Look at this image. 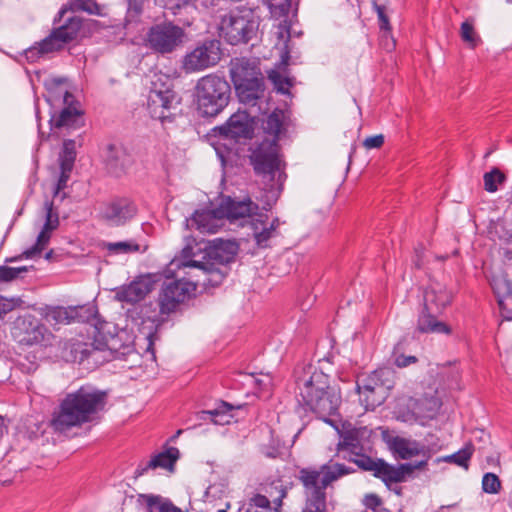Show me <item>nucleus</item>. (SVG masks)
I'll return each instance as SVG.
<instances>
[{
	"label": "nucleus",
	"instance_id": "de8ad7c7",
	"mask_svg": "<svg viewBox=\"0 0 512 512\" xmlns=\"http://www.w3.org/2000/svg\"><path fill=\"white\" fill-rule=\"evenodd\" d=\"M460 36L471 48H475L480 42V37L476 34L472 22L468 20L461 24Z\"/></svg>",
	"mask_w": 512,
	"mask_h": 512
},
{
	"label": "nucleus",
	"instance_id": "4be33fe9",
	"mask_svg": "<svg viewBox=\"0 0 512 512\" xmlns=\"http://www.w3.org/2000/svg\"><path fill=\"white\" fill-rule=\"evenodd\" d=\"M379 378L375 370L361 381H357V390L360 394V401L364 404L365 408L374 409L382 404L385 395L381 386L378 383Z\"/></svg>",
	"mask_w": 512,
	"mask_h": 512
},
{
	"label": "nucleus",
	"instance_id": "7c9ffc66",
	"mask_svg": "<svg viewBox=\"0 0 512 512\" xmlns=\"http://www.w3.org/2000/svg\"><path fill=\"white\" fill-rule=\"evenodd\" d=\"M253 231V238L258 247L266 248L271 238L275 237L278 233L270 230L268 226V216L266 214H257L256 218L250 221Z\"/></svg>",
	"mask_w": 512,
	"mask_h": 512
},
{
	"label": "nucleus",
	"instance_id": "a878e982",
	"mask_svg": "<svg viewBox=\"0 0 512 512\" xmlns=\"http://www.w3.org/2000/svg\"><path fill=\"white\" fill-rule=\"evenodd\" d=\"M229 72L232 83H240L244 79L262 74L260 61L257 58L237 57L230 61Z\"/></svg>",
	"mask_w": 512,
	"mask_h": 512
},
{
	"label": "nucleus",
	"instance_id": "052dcab7",
	"mask_svg": "<svg viewBox=\"0 0 512 512\" xmlns=\"http://www.w3.org/2000/svg\"><path fill=\"white\" fill-rule=\"evenodd\" d=\"M497 301L503 318L512 320V292Z\"/></svg>",
	"mask_w": 512,
	"mask_h": 512
},
{
	"label": "nucleus",
	"instance_id": "aec40b11",
	"mask_svg": "<svg viewBox=\"0 0 512 512\" xmlns=\"http://www.w3.org/2000/svg\"><path fill=\"white\" fill-rule=\"evenodd\" d=\"M240 83H233L239 101L247 106L254 107L265 95V78L260 76L244 79Z\"/></svg>",
	"mask_w": 512,
	"mask_h": 512
},
{
	"label": "nucleus",
	"instance_id": "37998d69",
	"mask_svg": "<svg viewBox=\"0 0 512 512\" xmlns=\"http://www.w3.org/2000/svg\"><path fill=\"white\" fill-rule=\"evenodd\" d=\"M284 111L281 109H275L268 117L265 122L264 129L268 134L278 136L281 133L284 121Z\"/></svg>",
	"mask_w": 512,
	"mask_h": 512
},
{
	"label": "nucleus",
	"instance_id": "c03bdc74",
	"mask_svg": "<svg viewBox=\"0 0 512 512\" xmlns=\"http://www.w3.org/2000/svg\"><path fill=\"white\" fill-rule=\"evenodd\" d=\"M405 340H400L393 349L392 358L394 364L399 368H405L411 364H415L418 359L415 356H405L404 351Z\"/></svg>",
	"mask_w": 512,
	"mask_h": 512
},
{
	"label": "nucleus",
	"instance_id": "bf43d9fd",
	"mask_svg": "<svg viewBox=\"0 0 512 512\" xmlns=\"http://www.w3.org/2000/svg\"><path fill=\"white\" fill-rule=\"evenodd\" d=\"M45 209H46V221L44 223V226L41 231H46V233H51L56 227L58 226V216L56 215L54 219L53 217V204L50 202L45 203Z\"/></svg>",
	"mask_w": 512,
	"mask_h": 512
},
{
	"label": "nucleus",
	"instance_id": "ea45409f",
	"mask_svg": "<svg viewBox=\"0 0 512 512\" xmlns=\"http://www.w3.org/2000/svg\"><path fill=\"white\" fill-rule=\"evenodd\" d=\"M102 248L111 255L130 254L138 252L140 246L135 241L103 242Z\"/></svg>",
	"mask_w": 512,
	"mask_h": 512
},
{
	"label": "nucleus",
	"instance_id": "338daca9",
	"mask_svg": "<svg viewBox=\"0 0 512 512\" xmlns=\"http://www.w3.org/2000/svg\"><path fill=\"white\" fill-rule=\"evenodd\" d=\"M383 144L384 136L382 134L369 136L363 141V146L368 150L380 148Z\"/></svg>",
	"mask_w": 512,
	"mask_h": 512
},
{
	"label": "nucleus",
	"instance_id": "f257e3e1",
	"mask_svg": "<svg viewBox=\"0 0 512 512\" xmlns=\"http://www.w3.org/2000/svg\"><path fill=\"white\" fill-rule=\"evenodd\" d=\"M199 280H185L184 277L163 283L158 296V306L153 303L144 304L136 308L132 313H136L139 332L146 340V352H150L154 357V341L157 339V331L164 322L163 315H169L177 307L190 298L196 291Z\"/></svg>",
	"mask_w": 512,
	"mask_h": 512
},
{
	"label": "nucleus",
	"instance_id": "a18cd8bd",
	"mask_svg": "<svg viewBox=\"0 0 512 512\" xmlns=\"http://www.w3.org/2000/svg\"><path fill=\"white\" fill-rule=\"evenodd\" d=\"M506 177L498 168H493L483 176L484 188L487 192L494 193L498 190L497 184L505 181Z\"/></svg>",
	"mask_w": 512,
	"mask_h": 512
},
{
	"label": "nucleus",
	"instance_id": "412c9836",
	"mask_svg": "<svg viewBox=\"0 0 512 512\" xmlns=\"http://www.w3.org/2000/svg\"><path fill=\"white\" fill-rule=\"evenodd\" d=\"M213 131L215 136L219 135L230 139L250 138L253 133L248 115L244 112L231 115L224 125L215 127Z\"/></svg>",
	"mask_w": 512,
	"mask_h": 512
},
{
	"label": "nucleus",
	"instance_id": "cd10ccee",
	"mask_svg": "<svg viewBox=\"0 0 512 512\" xmlns=\"http://www.w3.org/2000/svg\"><path fill=\"white\" fill-rule=\"evenodd\" d=\"M440 311H429L423 307L417 320V330L421 333L446 334L451 333L450 326L438 319Z\"/></svg>",
	"mask_w": 512,
	"mask_h": 512
},
{
	"label": "nucleus",
	"instance_id": "603ef678",
	"mask_svg": "<svg viewBox=\"0 0 512 512\" xmlns=\"http://www.w3.org/2000/svg\"><path fill=\"white\" fill-rule=\"evenodd\" d=\"M36 43L39 45L40 51H42L44 55L59 51L63 48L62 43L53 31L43 40Z\"/></svg>",
	"mask_w": 512,
	"mask_h": 512
},
{
	"label": "nucleus",
	"instance_id": "864d4df0",
	"mask_svg": "<svg viewBox=\"0 0 512 512\" xmlns=\"http://www.w3.org/2000/svg\"><path fill=\"white\" fill-rule=\"evenodd\" d=\"M269 80L272 82L274 89L281 94H289L292 83L289 78L282 76L277 71L269 73Z\"/></svg>",
	"mask_w": 512,
	"mask_h": 512
},
{
	"label": "nucleus",
	"instance_id": "e2e57ef3",
	"mask_svg": "<svg viewBox=\"0 0 512 512\" xmlns=\"http://www.w3.org/2000/svg\"><path fill=\"white\" fill-rule=\"evenodd\" d=\"M164 9L169 10L172 15H176L182 8L189 4V0H161Z\"/></svg>",
	"mask_w": 512,
	"mask_h": 512
},
{
	"label": "nucleus",
	"instance_id": "2eb2a0df",
	"mask_svg": "<svg viewBox=\"0 0 512 512\" xmlns=\"http://www.w3.org/2000/svg\"><path fill=\"white\" fill-rule=\"evenodd\" d=\"M63 103L64 107L59 114L52 115L50 119L51 128L65 129L67 131L81 128L84 125L83 115L74 95L68 91H64Z\"/></svg>",
	"mask_w": 512,
	"mask_h": 512
},
{
	"label": "nucleus",
	"instance_id": "4d7b16f0",
	"mask_svg": "<svg viewBox=\"0 0 512 512\" xmlns=\"http://www.w3.org/2000/svg\"><path fill=\"white\" fill-rule=\"evenodd\" d=\"M27 268L25 266L23 267H8V266H0V282H10L18 276L26 272Z\"/></svg>",
	"mask_w": 512,
	"mask_h": 512
},
{
	"label": "nucleus",
	"instance_id": "20e7f679",
	"mask_svg": "<svg viewBox=\"0 0 512 512\" xmlns=\"http://www.w3.org/2000/svg\"><path fill=\"white\" fill-rule=\"evenodd\" d=\"M355 470L342 463L324 464L319 470L303 468L299 472V480L307 491L306 504L302 512H326L325 489L339 478L353 473Z\"/></svg>",
	"mask_w": 512,
	"mask_h": 512
},
{
	"label": "nucleus",
	"instance_id": "ddd939ff",
	"mask_svg": "<svg viewBox=\"0 0 512 512\" xmlns=\"http://www.w3.org/2000/svg\"><path fill=\"white\" fill-rule=\"evenodd\" d=\"M96 310L93 306H69L52 307L48 310L46 316L49 321L55 324H69L71 322H91L95 329L100 333L101 327H98L96 319Z\"/></svg>",
	"mask_w": 512,
	"mask_h": 512
},
{
	"label": "nucleus",
	"instance_id": "dca6fc26",
	"mask_svg": "<svg viewBox=\"0 0 512 512\" xmlns=\"http://www.w3.org/2000/svg\"><path fill=\"white\" fill-rule=\"evenodd\" d=\"M171 266L177 267L179 269H196L204 277L202 280H200V275L197 274L194 276L197 277L196 280H199L198 284L210 285L213 287L220 285L228 273L227 266H221L210 261L201 262L196 260L174 259L171 262Z\"/></svg>",
	"mask_w": 512,
	"mask_h": 512
},
{
	"label": "nucleus",
	"instance_id": "e433bc0d",
	"mask_svg": "<svg viewBox=\"0 0 512 512\" xmlns=\"http://www.w3.org/2000/svg\"><path fill=\"white\" fill-rule=\"evenodd\" d=\"M427 463V459H422L415 463H402L398 466L392 465V471L395 473V475L391 478V484L405 481L406 477L410 475L414 470H421L425 468Z\"/></svg>",
	"mask_w": 512,
	"mask_h": 512
},
{
	"label": "nucleus",
	"instance_id": "5701e85b",
	"mask_svg": "<svg viewBox=\"0 0 512 512\" xmlns=\"http://www.w3.org/2000/svg\"><path fill=\"white\" fill-rule=\"evenodd\" d=\"M453 293L447 286L438 281H431L424 292V305L429 311H440L451 304Z\"/></svg>",
	"mask_w": 512,
	"mask_h": 512
},
{
	"label": "nucleus",
	"instance_id": "79ce46f5",
	"mask_svg": "<svg viewBox=\"0 0 512 512\" xmlns=\"http://www.w3.org/2000/svg\"><path fill=\"white\" fill-rule=\"evenodd\" d=\"M439 440L433 434H427L424 438V442L417 443L416 456H422L424 459L429 460L436 452L441 448Z\"/></svg>",
	"mask_w": 512,
	"mask_h": 512
},
{
	"label": "nucleus",
	"instance_id": "f704fd0d",
	"mask_svg": "<svg viewBox=\"0 0 512 512\" xmlns=\"http://www.w3.org/2000/svg\"><path fill=\"white\" fill-rule=\"evenodd\" d=\"M148 512H185L159 495H141Z\"/></svg>",
	"mask_w": 512,
	"mask_h": 512
},
{
	"label": "nucleus",
	"instance_id": "9d476101",
	"mask_svg": "<svg viewBox=\"0 0 512 512\" xmlns=\"http://www.w3.org/2000/svg\"><path fill=\"white\" fill-rule=\"evenodd\" d=\"M183 30L171 23L152 26L146 34V46L159 54L172 53L182 42Z\"/></svg>",
	"mask_w": 512,
	"mask_h": 512
},
{
	"label": "nucleus",
	"instance_id": "7ed1b4c3",
	"mask_svg": "<svg viewBox=\"0 0 512 512\" xmlns=\"http://www.w3.org/2000/svg\"><path fill=\"white\" fill-rule=\"evenodd\" d=\"M308 374L298 381V402L332 425L328 417L335 415L339 409L342 401L340 389L332 385L330 377L320 370L314 369Z\"/></svg>",
	"mask_w": 512,
	"mask_h": 512
},
{
	"label": "nucleus",
	"instance_id": "f3484780",
	"mask_svg": "<svg viewBox=\"0 0 512 512\" xmlns=\"http://www.w3.org/2000/svg\"><path fill=\"white\" fill-rule=\"evenodd\" d=\"M136 213V205L130 199L114 198L102 205L100 218L111 226H121L130 221Z\"/></svg>",
	"mask_w": 512,
	"mask_h": 512
},
{
	"label": "nucleus",
	"instance_id": "473e14b6",
	"mask_svg": "<svg viewBox=\"0 0 512 512\" xmlns=\"http://www.w3.org/2000/svg\"><path fill=\"white\" fill-rule=\"evenodd\" d=\"M105 162L112 173L123 171L128 160V155L121 145L109 144L105 151Z\"/></svg>",
	"mask_w": 512,
	"mask_h": 512
},
{
	"label": "nucleus",
	"instance_id": "2f4dec72",
	"mask_svg": "<svg viewBox=\"0 0 512 512\" xmlns=\"http://www.w3.org/2000/svg\"><path fill=\"white\" fill-rule=\"evenodd\" d=\"M388 446L397 459L408 460L416 456L418 441L400 436H394L388 440Z\"/></svg>",
	"mask_w": 512,
	"mask_h": 512
},
{
	"label": "nucleus",
	"instance_id": "3c124183",
	"mask_svg": "<svg viewBox=\"0 0 512 512\" xmlns=\"http://www.w3.org/2000/svg\"><path fill=\"white\" fill-rule=\"evenodd\" d=\"M267 3L273 17L287 18L291 7V0H267Z\"/></svg>",
	"mask_w": 512,
	"mask_h": 512
},
{
	"label": "nucleus",
	"instance_id": "6ab92c4d",
	"mask_svg": "<svg viewBox=\"0 0 512 512\" xmlns=\"http://www.w3.org/2000/svg\"><path fill=\"white\" fill-rule=\"evenodd\" d=\"M348 460L364 471L373 472L374 477L381 479L387 487H390L391 478L395 475L392 471V464L380 458L373 459L363 451L349 455Z\"/></svg>",
	"mask_w": 512,
	"mask_h": 512
},
{
	"label": "nucleus",
	"instance_id": "13d9d810",
	"mask_svg": "<svg viewBox=\"0 0 512 512\" xmlns=\"http://www.w3.org/2000/svg\"><path fill=\"white\" fill-rule=\"evenodd\" d=\"M373 8L376 11L377 16H378L380 29L385 32H390L391 26H390L389 18L386 14V7L382 4H379L376 1H374Z\"/></svg>",
	"mask_w": 512,
	"mask_h": 512
},
{
	"label": "nucleus",
	"instance_id": "0e129e2a",
	"mask_svg": "<svg viewBox=\"0 0 512 512\" xmlns=\"http://www.w3.org/2000/svg\"><path fill=\"white\" fill-rule=\"evenodd\" d=\"M71 166H60V176L56 185L55 194H58L61 190H63L67 186L68 179L70 177V173L72 171Z\"/></svg>",
	"mask_w": 512,
	"mask_h": 512
},
{
	"label": "nucleus",
	"instance_id": "c9c22d12",
	"mask_svg": "<svg viewBox=\"0 0 512 512\" xmlns=\"http://www.w3.org/2000/svg\"><path fill=\"white\" fill-rule=\"evenodd\" d=\"M473 451V445L469 443L466 444L462 449L458 450L457 452L451 455L437 458L436 463L447 462L468 469L469 461L473 455Z\"/></svg>",
	"mask_w": 512,
	"mask_h": 512
},
{
	"label": "nucleus",
	"instance_id": "5fc2aeb1",
	"mask_svg": "<svg viewBox=\"0 0 512 512\" xmlns=\"http://www.w3.org/2000/svg\"><path fill=\"white\" fill-rule=\"evenodd\" d=\"M482 489L489 494H496L501 489L499 477L494 473H486L482 478Z\"/></svg>",
	"mask_w": 512,
	"mask_h": 512
},
{
	"label": "nucleus",
	"instance_id": "680f3d73",
	"mask_svg": "<svg viewBox=\"0 0 512 512\" xmlns=\"http://www.w3.org/2000/svg\"><path fill=\"white\" fill-rule=\"evenodd\" d=\"M127 1V15L131 18H137L141 15L144 9L146 0H126Z\"/></svg>",
	"mask_w": 512,
	"mask_h": 512
},
{
	"label": "nucleus",
	"instance_id": "09e8293b",
	"mask_svg": "<svg viewBox=\"0 0 512 512\" xmlns=\"http://www.w3.org/2000/svg\"><path fill=\"white\" fill-rule=\"evenodd\" d=\"M50 240V234L46 233V231H41L37 237L36 243L30 247L29 249L25 250L20 258H33L35 255L40 254L41 251L45 248V246L48 244Z\"/></svg>",
	"mask_w": 512,
	"mask_h": 512
},
{
	"label": "nucleus",
	"instance_id": "c85d7f7f",
	"mask_svg": "<svg viewBox=\"0 0 512 512\" xmlns=\"http://www.w3.org/2000/svg\"><path fill=\"white\" fill-rule=\"evenodd\" d=\"M370 435L366 427L352 428L342 434V440L338 444L339 450H346L349 454L362 452L364 450L363 439Z\"/></svg>",
	"mask_w": 512,
	"mask_h": 512
},
{
	"label": "nucleus",
	"instance_id": "69168bd1",
	"mask_svg": "<svg viewBox=\"0 0 512 512\" xmlns=\"http://www.w3.org/2000/svg\"><path fill=\"white\" fill-rule=\"evenodd\" d=\"M275 35L279 41L287 42L290 38V26L287 19H283L277 26Z\"/></svg>",
	"mask_w": 512,
	"mask_h": 512
},
{
	"label": "nucleus",
	"instance_id": "4468645a",
	"mask_svg": "<svg viewBox=\"0 0 512 512\" xmlns=\"http://www.w3.org/2000/svg\"><path fill=\"white\" fill-rule=\"evenodd\" d=\"M63 103L64 107L59 114L52 115L50 119L51 128L65 129L67 131L81 128L84 125L83 115L74 95L68 91H64Z\"/></svg>",
	"mask_w": 512,
	"mask_h": 512
},
{
	"label": "nucleus",
	"instance_id": "f03ea898",
	"mask_svg": "<svg viewBox=\"0 0 512 512\" xmlns=\"http://www.w3.org/2000/svg\"><path fill=\"white\" fill-rule=\"evenodd\" d=\"M107 402V391L91 384L82 385L61 400L51 424L56 431L63 432L92 422L105 410Z\"/></svg>",
	"mask_w": 512,
	"mask_h": 512
},
{
	"label": "nucleus",
	"instance_id": "6e6552de",
	"mask_svg": "<svg viewBox=\"0 0 512 512\" xmlns=\"http://www.w3.org/2000/svg\"><path fill=\"white\" fill-rule=\"evenodd\" d=\"M257 28L251 11H230L222 16L219 24L220 36L231 45L249 42Z\"/></svg>",
	"mask_w": 512,
	"mask_h": 512
},
{
	"label": "nucleus",
	"instance_id": "bb28decb",
	"mask_svg": "<svg viewBox=\"0 0 512 512\" xmlns=\"http://www.w3.org/2000/svg\"><path fill=\"white\" fill-rule=\"evenodd\" d=\"M152 282L149 277L140 276L128 285H124L116 292L117 300L127 303H136L144 299L151 292Z\"/></svg>",
	"mask_w": 512,
	"mask_h": 512
},
{
	"label": "nucleus",
	"instance_id": "0eeeda50",
	"mask_svg": "<svg viewBox=\"0 0 512 512\" xmlns=\"http://www.w3.org/2000/svg\"><path fill=\"white\" fill-rule=\"evenodd\" d=\"M113 337L104 339V341H95L86 343L81 341L70 342L65 345L63 350V358L67 362L78 363L86 369H93L103 363L109 361L111 350L114 345L111 343Z\"/></svg>",
	"mask_w": 512,
	"mask_h": 512
},
{
	"label": "nucleus",
	"instance_id": "a19ab883",
	"mask_svg": "<svg viewBox=\"0 0 512 512\" xmlns=\"http://www.w3.org/2000/svg\"><path fill=\"white\" fill-rule=\"evenodd\" d=\"M490 284L497 300L512 293V283L504 272L493 274L491 276Z\"/></svg>",
	"mask_w": 512,
	"mask_h": 512
},
{
	"label": "nucleus",
	"instance_id": "1a4fd4ad",
	"mask_svg": "<svg viewBox=\"0 0 512 512\" xmlns=\"http://www.w3.org/2000/svg\"><path fill=\"white\" fill-rule=\"evenodd\" d=\"M221 55L219 40H205L183 57L181 67L186 73L200 72L217 65Z\"/></svg>",
	"mask_w": 512,
	"mask_h": 512
},
{
	"label": "nucleus",
	"instance_id": "49530a36",
	"mask_svg": "<svg viewBox=\"0 0 512 512\" xmlns=\"http://www.w3.org/2000/svg\"><path fill=\"white\" fill-rule=\"evenodd\" d=\"M76 142L72 139L64 140L62 152L60 154V166L73 167L76 159Z\"/></svg>",
	"mask_w": 512,
	"mask_h": 512
},
{
	"label": "nucleus",
	"instance_id": "58836bf2",
	"mask_svg": "<svg viewBox=\"0 0 512 512\" xmlns=\"http://www.w3.org/2000/svg\"><path fill=\"white\" fill-rule=\"evenodd\" d=\"M232 409H234L233 405L222 401L215 409L202 411L201 419H206L204 415H208L215 424H227L232 417L228 414Z\"/></svg>",
	"mask_w": 512,
	"mask_h": 512
},
{
	"label": "nucleus",
	"instance_id": "423d86ee",
	"mask_svg": "<svg viewBox=\"0 0 512 512\" xmlns=\"http://www.w3.org/2000/svg\"><path fill=\"white\" fill-rule=\"evenodd\" d=\"M231 87L227 80L217 74L201 77L195 86L197 109L204 117H215L229 104Z\"/></svg>",
	"mask_w": 512,
	"mask_h": 512
},
{
	"label": "nucleus",
	"instance_id": "f8f14e48",
	"mask_svg": "<svg viewBox=\"0 0 512 512\" xmlns=\"http://www.w3.org/2000/svg\"><path fill=\"white\" fill-rule=\"evenodd\" d=\"M258 209V204L254 203L249 197L240 200L230 196H223L216 207V215L232 223L237 220H252L258 214Z\"/></svg>",
	"mask_w": 512,
	"mask_h": 512
},
{
	"label": "nucleus",
	"instance_id": "393cba45",
	"mask_svg": "<svg viewBox=\"0 0 512 512\" xmlns=\"http://www.w3.org/2000/svg\"><path fill=\"white\" fill-rule=\"evenodd\" d=\"M179 455L180 453L178 448L169 447L165 451L153 456L149 461L140 462L134 472L135 478L141 477L149 470H154L156 468L172 470L175 462L179 458Z\"/></svg>",
	"mask_w": 512,
	"mask_h": 512
},
{
	"label": "nucleus",
	"instance_id": "6e6d98bb",
	"mask_svg": "<svg viewBox=\"0 0 512 512\" xmlns=\"http://www.w3.org/2000/svg\"><path fill=\"white\" fill-rule=\"evenodd\" d=\"M86 0H69L67 5H64L61 7V9L58 11L56 17L54 18V24L61 21L64 14L68 11H84L86 12Z\"/></svg>",
	"mask_w": 512,
	"mask_h": 512
},
{
	"label": "nucleus",
	"instance_id": "72a5a7b5",
	"mask_svg": "<svg viewBox=\"0 0 512 512\" xmlns=\"http://www.w3.org/2000/svg\"><path fill=\"white\" fill-rule=\"evenodd\" d=\"M82 27V19L77 16H72L66 19V21L55 27L52 31L56 34L62 45L76 39L80 29Z\"/></svg>",
	"mask_w": 512,
	"mask_h": 512
},
{
	"label": "nucleus",
	"instance_id": "b1692460",
	"mask_svg": "<svg viewBox=\"0 0 512 512\" xmlns=\"http://www.w3.org/2000/svg\"><path fill=\"white\" fill-rule=\"evenodd\" d=\"M238 250L239 246L235 241L216 238L210 243L207 251V261L221 266H227L229 263L234 261Z\"/></svg>",
	"mask_w": 512,
	"mask_h": 512
},
{
	"label": "nucleus",
	"instance_id": "a211bd4d",
	"mask_svg": "<svg viewBox=\"0 0 512 512\" xmlns=\"http://www.w3.org/2000/svg\"><path fill=\"white\" fill-rule=\"evenodd\" d=\"M180 104L177 94L163 95L148 94L147 110L151 118L159 120L163 125L172 123Z\"/></svg>",
	"mask_w": 512,
	"mask_h": 512
},
{
	"label": "nucleus",
	"instance_id": "4c0bfd02",
	"mask_svg": "<svg viewBox=\"0 0 512 512\" xmlns=\"http://www.w3.org/2000/svg\"><path fill=\"white\" fill-rule=\"evenodd\" d=\"M149 94L171 95L177 94L173 89V80L165 74H155L151 80Z\"/></svg>",
	"mask_w": 512,
	"mask_h": 512
},
{
	"label": "nucleus",
	"instance_id": "774afa93",
	"mask_svg": "<svg viewBox=\"0 0 512 512\" xmlns=\"http://www.w3.org/2000/svg\"><path fill=\"white\" fill-rule=\"evenodd\" d=\"M24 56L29 63L36 62L40 57L44 56L43 52L40 51V47L37 43L27 48L24 51Z\"/></svg>",
	"mask_w": 512,
	"mask_h": 512
},
{
	"label": "nucleus",
	"instance_id": "9b49d317",
	"mask_svg": "<svg viewBox=\"0 0 512 512\" xmlns=\"http://www.w3.org/2000/svg\"><path fill=\"white\" fill-rule=\"evenodd\" d=\"M47 328L31 314L19 316L13 323L12 336L22 345L40 344L45 340Z\"/></svg>",
	"mask_w": 512,
	"mask_h": 512
},
{
	"label": "nucleus",
	"instance_id": "39448f33",
	"mask_svg": "<svg viewBox=\"0 0 512 512\" xmlns=\"http://www.w3.org/2000/svg\"><path fill=\"white\" fill-rule=\"evenodd\" d=\"M250 161L255 173L268 182L269 200L263 205V209L268 211L277 201L282 185L281 160L276 139L259 143L253 150Z\"/></svg>",
	"mask_w": 512,
	"mask_h": 512
},
{
	"label": "nucleus",
	"instance_id": "c756f323",
	"mask_svg": "<svg viewBox=\"0 0 512 512\" xmlns=\"http://www.w3.org/2000/svg\"><path fill=\"white\" fill-rule=\"evenodd\" d=\"M220 219L216 215V208L212 210L203 209L196 210L190 218L185 220L188 228H194L200 232H215L216 224L215 221Z\"/></svg>",
	"mask_w": 512,
	"mask_h": 512
},
{
	"label": "nucleus",
	"instance_id": "8fccbe9b",
	"mask_svg": "<svg viewBox=\"0 0 512 512\" xmlns=\"http://www.w3.org/2000/svg\"><path fill=\"white\" fill-rule=\"evenodd\" d=\"M375 372L377 378H379L378 383L386 396L387 392L394 386V371L391 368L384 367L376 369Z\"/></svg>",
	"mask_w": 512,
	"mask_h": 512
}]
</instances>
